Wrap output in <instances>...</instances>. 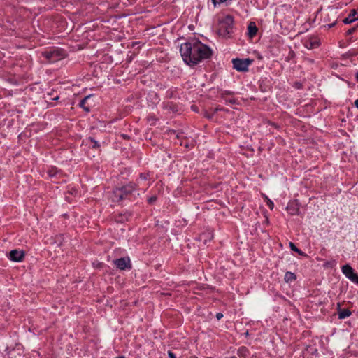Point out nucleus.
Returning a JSON list of instances; mask_svg holds the SVG:
<instances>
[{"label": "nucleus", "instance_id": "obj_30", "mask_svg": "<svg viewBox=\"0 0 358 358\" xmlns=\"http://www.w3.org/2000/svg\"><path fill=\"white\" fill-rule=\"evenodd\" d=\"M122 137H123L124 138H127V135H125V134H123V135H122Z\"/></svg>", "mask_w": 358, "mask_h": 358}, {"label": "nucleus", "instance_id": "obj_4", "mask_svg": "<svg viewBox=\"0 0 358 358\" xmlns=\"http://www.w3.org/2000/svg\"><path fill=\"white\" fill-rule=\"evenodd\" d=\"M48 62H55L65 57L64 52L59 48H52L42 52Z\"/></svg>", "mask_w": 358, "mask_h": 358}, {"label": "nucleus", "instance_id": "obj_21", "mask_svg": "<svg viewBox=\"0 0 358 358\" xmlns=\"http://www.w3.org/2000/svg\"><path fill=\"white\" fill-rule=\"evenodd\" d=\"M355 30H356V27H352L348 30L347 34L350 35V34H353L355 31Z\"/></svg>", "mask_w": 358, "mask_h": 358}, {"label": "nucleus", "instance_id": "obj_5", "mask_svg": "<svg viewBox=\"0 0 358 358\" xmlns=\"http://www.w3.org/2000/svg\"><path fill=\"white\" fill-rule=\"evenodd\" d=\"M252 62L250 59H234L232 60L233 67L238 71H247L248 66Z\"/></svg>", "mask_w": 358, "mask_h": 358}, {"label": "nucleus", "instance_id": "obj_24", "mask_svg": "<svg viewBox=\"0 0 358 358\" xmlns=\"http://www.w3.org/2000/svg\"><path fill=\"white\" fill-rule=\"evenodd\" d=\"M168 355L169 358H176L175 354L172 352L171 351L168 352Z\"/></svg>", "mask_w": 358, "mask_h": 358}, {"label": "nucleus", "instance_id": "obj_16", "mask_svg": "<svg viewBox=\"0 0 358 358\" xmlns=\"http://www.w3.org/2000/svg\"><path fill=\"white\" fill-rule=\"evenodd\" d=\"M238 354L240 357H246L248 355V350L245 347H241L238 349Z\"/></svg>", "mask_w": 358, "mask_h": 358}, {"label": "nucleus", "instance_id": "obj_17", "mask_svg": "<svg viewBox=\"0 0 358 358\" xmlns=\"http://www.w3.org/2000/svg\"><path fill=\"white\" fill-rule=\"evenodd\" d=\"M48 173L50 177H54V176H56L59 173V171H57V169L56 168L52 167L51 169H50L48 171Z\"/></svg>", "mask_w": 358, "mask_h": 358}, {"label": "nucleus", "instance_id": "obj_31", "mask_svg": "<svg viewBox=\"0 0 358 358\" xmlns=\"http://www.w3.org/2000/svg\"><path fill=\"white\" fill-rule=\"evenodd\" d=\"M116 358H124V356H118Z\"/></svg>", "mask_w": 358, "mask_h": 358}, {"label": "nucleus", "instance_id": "obj_27", "mask_svg": "<svg viewBox=\"0 0 358 358\" xmlns=\"http://www.w3.org/2000/svg\"><path fill=\"white\" fill-rule=\"evenodd\" d=\"M74 192H76V189H72V191H71L70 193L73 194Z\"/></svg>", "mask_w": 358, "mask_h": 358}, {"label": "nucleus", "instance_id": "obj_22", "mask_svg": "<svg viewBox=\"0 0 358 358\" xmlns=\"http://www.w3.org/2000/svg\"><path fill=\"white\" fill-rule=\"evenodd\" d=\"M157 200V197L156 196H152L150 197L149 199H148V203H153L155 201Z\"/></svg>", "mask_w": 358, "mask_h": 358}, {"label": "nucleus", "instance_id": "obj_10", "mask_svg": "<svg viewBox=\"0 0 358 358\" xmlns=\"http://www.w3.org/2000/svg\"><path fill=\"white\" fill-rule=\"evenodd\" d=\"M358 19V13L356 10L353 9L350 11L348 17L343 20L345 24H350Z\"/></svg>", "mask_w": 358, "mask_h": 358}, {"label": "nucleus", "instance_id": "obj_12", "mask_svg": "<svg viewBox=\"0 0 358 358\" xmlns=\"http://www.w3.org/2000/svg\"><path fill=\"white\" fill-rule=\"evenodd\" d=\"M91 98V96H87L83 99L81 100V101L79 103V106L83 108V110L86 112L90 111V106L87 105V101Z\"/></svg>", "mask_w": 358, "mask_h": 358}, {"label": "nucleus", "instance_id": "obj_7", "mask_svg": "<svg viewBox=\"0 0 358 358\" xmlns=\"http://www.w3.org/2000/svg\"><path fill=\"white\" fill-rule=\"evenodd\" d=\"M114 264L116 265V266L118 268H120L121 270H124L127 267H129V268L131 267L130 259L128 257L127 258L122 257L120 259H117L114 260Z\"/></svg>", "mask_w": 358, "mask_h": 358}, {"label": "nucleus", "instance_id": "obj_14", "mask_svg": "<svg viewBox=\"0 0 358 358\" xmlns=\"http://www.w3.org/2000/svg\"><path fill=\"white\" fill-rule=\"evenodd\" d=\"M296 278V277L294 273H293L292 272H287L285 275L284 279L286 282H289L294 280Z\"/></svg>", "mask_w": 358, "mask_h": 358}, {"label": "nucleus", "instance_id": "obj_32", "mask_svg": "<svg viewBox=\"0 0 358 358\" xmlns=\"http://www.w3.org/2000/svg\"><path fill=\"white\" fill-rule=\"evenodd\" d=\"M333 25H334V24H330V25H329V27H333Z\"/></svg>", "mask_w": 358, "mask_h": 358}, {"label": "nucleus", "instance_id": "obj_18", "mask_svg": "<svg viewBox=\"0 0 358 358\" xmlns=\"http://www.w3.org/2000/svg\"><path fill=\"white\" fill-rule=\"evenodd\" d=\"M266 199H267V205H268V206L269 207L270 209H273V206H274V204H273V201H271L270 199H268V198H266Z\"/></svg>", "mask_w": 358, "mask_h": 358}, {"label": "nucleus", "instance_id": "obj_29", "mask_svg": "<svg viewBox=\"0 0 358 358\" xmlns=\"http://www.w3.org/2000/svg\"><path fill=\"white\" fill-rule=\"evenodd\" d=\"M196 106H192V108L194 110H196Z\"/></svg>", "mask_w": 358, "mask_h": 358}, {"label": "nucleus", "instance_id": "obj_9", "mask_svg": "<svg viewBox=\"0 0 358 358\" xmlns=\"http://www.w3.org/2000/svg\"><path fill=\"white\" fill-rule=\"evenodd\" d=\"M342 272L350 280L352 279V278H354V275H355L357 274V273H354V270L348 264L344 265L342 267Z\"/></svg>", "mask_w": 358, "mask_h": 358}, {"label": "nucleus", "instance_id": "obj_15", "mask_svg": "<svg viewBox=\"0 0 358 358\" xmlns=\"http://www.w3.org/2000/svg\"><path fill=\"white\" fill-rule=\"evenodd\" d=\"M289 247L292 250L296 252L299 255L307 256L303 252L298 249L292 242L289 243Z\"/></svg>", "mask_w": 358, "mask_h": 358}, {"label": "nucleus", "instance_id": "obj_2", "mask_svg": "<svg viewBox=\"0 0 358 358\" xmlns=\"http://www.w3.org/2000/svg\"><path fill=\"white\" fill-rule=\"evenodd\" d=\"M234 28V17L228 15L219 20L217 34L224 38L230 36Z\"/></svg>", "mask_w": 358, "mask_h": 358}, {"label": "nucleus", "instance_id": "obj_3", "mask_svg": "<svg viewBox=\"0 0 358 358\" xmlns=\"http://www.w3.org/2000/svg\"><path fill=\"white\" fill-rule=\"evenodd\" d=\"M135 189V185L129 184L121 188L115 189L111 195V199L114 202H120L126 199H130V196Z\"/></svg>", "mask_w": 358, "mask_h": 358}, {"label": "nucleus", "instance_id": "obj_13", "mask_svg": "<svg viewBox=\"0 0 358 358\" xmlns=\"http://www.w3.org/2000/svg\"><path fill=\"white\" fill-rule=\"evenodd\" d=\"M338 318L345 319L351 315V312L348 309H339L338 310Z\"/></svg>", "mask_w": 358, "mask_h": 358}, {"label": "nucleus", "instance_id": "obj_11", "mask_svg": "<svg viewBox=\"0 0 358 358\" xmlns=\"http://www.w3.org/2000/svg\"><path fill=\"white\" fill-rule=\"evenodd\" d=\"M248 36L250 38H253L257 33L258 29L255 22H250L248 26Z\"/></svg>", "mask_w": 358, "mask_h": 358}, {"label": "nucleus", "instance_id": "obj_23", "mask_svg": "<svg viewBox=\"0 0 358 358\" xmlns=\"http://www.w3.org/2000/svg\"><path fill=\"white\" fill-rule=\"evenodd\" d=\"M351 281L355 282V283H356V284H358V275L356 274L355 275H354V278H352Z\"/></svg>", "mask_w": 358, "mask_h": 358}, {"label": "nucleus", "instance_id": "obj_26", "mask_svg": "<svg viewBox=\"0 0 358 358\" xmlns=\"http://www.w3.org/2000/svg\"><path fill=\"white\" fill-rule=\"evenodd\" d=\"M355 105L357 108H358V99H357L355 101Z\"/></svg>", "mask_w": 358, "mask_h": 358}, {"label": "nucleus", "instance_id": "obj_6", "mask_svg": "<svg viewBox=\"0 0 358 358\" xmlns=\"http://www.w3.org/2000/svg\"><path fill=\"white\" fill-rule=\"evenodd\" d=\"M8 257L14 262H22L24 257V253L22 250H13L9 252Z\"/></svg>", "mask_w": 358, "mask_h": 358}, {"label": "nucleus", "instance_id": "obj_25", "mask_svg": "<svg viewBox=\"0 0 358 358\" xmlns=\"http://www.w3.org/2000/svg\"><path fill=\"white\" fill-rule=\"evenodd\" d=\"M222 317H223V314H222V313H217L216 314V318H217V320H220V319H221V318H222Z\"/></svg>", "mask_w": 358, "mask_h": 358}, {"label": "nucleus", "instance_id": "obj_1", "mask_svg": "<svg viewBox=\"0 0 358 358\" xmlns=\"http://www.w3.org/2000/svg\"><path fill=\"white\" fill-rule=\"evenodd\" d=\"M180 52L184 62L189 66L196 65L212 55L210 48L199 41H192L182 44Z\"/></svg>", "mask_w": 358, "mask_h": 358}, {"label": "nucleus", "instance_id": "obj_19", "mask_svg": "<svg viewBox=\"0 0 358 358\" xmlns=\"http://www.w3.org/2000/svg\"><path fill=\"white\" fill-rule=\"evenodd\" d=\"M148 174L141 173L139 178L142 180H145L148 179Z\"/></svg>", "mask_w": 358, "mask_h": 358}, {"label": "nucleus", "instance_id": "obj_8", "mask_svg": "<svg viewBox=\"0 0 358 358\" xmlns=\"http://www.w3.org/2000/svg\"><path fill=\"white\" fill-rule=\"evenodd\" d=\"M287 210L292 215L299 214V203L296 201L289 202L287 207Z\"/></svg>", "mask_w": 358, "mask_h": 358}, {"label": "nucleus", "instance_id": "obj_28", "mask_svg": "<svg viewBox=\"0 0 358 358\" xmlns=\"http://www.w3.org/2000/svg\"><path fill=\"white\" fill-rule=\"evenodd\" d=\"M355 77H356L357 81L358 82V72L356 73Z\"/></svg>", "mask_w": 358, "mask_h": 358}, {"label": "nucleus", "instance_id": "obj_20", "mask_svg": "<svg viewBox=\"0 0 358 358\" xmlns=\"http://www.w3.org/2000/svg\"><path fill=\"white\" fill-rule=\"evenodd\" d=\"M90 139L91 142L93 143V145H92L93 148H98L99 146L97 141H94L92 138H90Z\"/></svg>", "mask_w": 358, "mask_h": 358}]
</instances>
